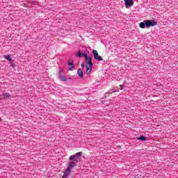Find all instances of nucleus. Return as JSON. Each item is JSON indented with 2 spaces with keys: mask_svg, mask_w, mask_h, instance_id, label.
<instances>
[{
  "mask_svg": "<svg viewBox=\"0 0 178 178\" xmlns=\"http://www.w3.org/2000/svg\"><path fill=\"white\" fill-rule=\"evenodd\" d=\"M154 26H156V22H155V20L147 19L139 24V27H140V29L154 27Z\"/></svg>",
  "mask_w": 178,
  "mask_h": 178,
  "instance_id": "f257e3e1",
  "label": "nucleus"
},
{
  "mask_svg": "<svg viewBox=\"0 0 178 178\" xmlns=\"http://www.w3.org/2000/svg\"><path fill=\"white\" fill-rule=\"evenodd\" d=\"M85 62L86 63V73L88 74H90V73H91V70H92V61L91 57L88 56V55H87L85 57Z\"/></svg>",
  "mask_w": 178,
  "mask_h": 178,
  "instance_id": "f03ea898",
  "label": "nucleus"
},
{
  "mask_svg": "<svg viewBox=\"0 0 178 178\" xmlns=\"http://www.w3.org/2000/svg\"><path fill=\"white\" fill-rule=\"evenodd\" d=\"M89 51L88 50H86L85 51V54L84 53H81V51H79L78 54H76V56H78V58H81L83 56H84V58H86V56H87V55H88Z\"/></svg>",
  "mask_w": 178,
  "mask_h": 178,
  "instance_id": "7ed1b4c3",
  "label": "nucleus"
},
{
  "mask_svg": "<svg viewBox=\"0 0 178 178\" xmlns=\"http://www.w3.org/2000/svg\"><path fill=\"white\" fill-rule=\"evenodd\" d=\"M81 152H77L76 154L70 156V161H74L77 157L81 156Z\"/></svg>",
  "mask_w": 178,
  "mask_h": 178,
  "instance_id": "20e7f679",
  "label": "nucleus"
},
{
  "mask_svg": "<svg viewBox=\"0 0 178 178\" xmlns=\"http://www.w3.org/2000/svg\"><path fill=\"white\" fill-rule=\"evenodd\" d=\"M125 7L131 8L133 6V0H124Z\"/></svg>",
  "mask_w": 178,
  "mask_h": 178,
  "instance_id": "39448f33",
  "label": "nucleus"
},
{
  "mask_svg": "<svg viewBox=\"0 0 178 178\" xmlns=\"http://www.w3.org/2000/svg\"><path fill=\"white\" fill-rule=\"evenodd\" d=\"M75 166H76V161H71L68 163V167L67 168L72 170V169H73V168H74Z\"/></svg>",
  "mask_w": 178,
  "mask_h": 178,
  "instance_id": "423d86ee",
  "label": "nucleus"
},
{
  "mask_svg": "<svg viewBox=\"0 0 178 178\" xmlns=\"http://www.w3.org/2000/svg\"><path fill=\"white\" fill-rule=\"evenodd\" d=\"M4 58L9 61L10 65H13V60L10 58V55L4 56Z\"/></svg>",
  "mask_w": 178,
  "mask_h": 178,
  "instance_id": "0eeeda50",
  "label": "nucleus"
},
{
  "mask_svg": "<svg viewBox=\"0 0 178 178\" xmlns=\"http://www.w3.org/2000/svg\"><path fill=\"white\" fill-rule=\"evenodd\" d=\"M68 65L70 66L69 68H68V70L72 71V70H73V69H74V65L73 64V63L69 61Z\"/></svg>",
  "mask_w": 178,
  "mask_h": 178,
  "instance_id": "6e6552de",
  "label": "nucleus"
},
{
  "mask_svg": "<svg viewBox=\"0 0 178 178\" xmlns=\"http://www.w3.org/2000/svg\"><path fill=\"white\" fill-rule=\"evenodd\" d=\"M59 79L61 81H67V77L65 75H60Z\"/></svg>",
  "mask_w": 178,
  "mask_h": 178,
  "instance_id": "1a4fd4ad",
  "label": "nucleus"
},
{
  "mask_svg": "<svg viewBox=\"0 0 178 178\" xmlns=\"http://www.w3.org/2000/svg\"><path fill=\"white\" fill-rule=\"evenodd\" d=\"M77 73H78V75L79 76V77L83 79V70H81V68L78 69Z\"/></svg>",
  "mask_w": 178,
  "mask_h": 178,
  "instance_id": "9d476101",
  "label": "nucleus"
},
{
  "mask_svg": "<svg viewBox=\"0 0 178 178\" xmlns=\"http://www.w3.org/2000/svg\"><path fill=\"white\" fill-rule=\"evenodd\" d=\"M92 54H93L94 58H97V56L98 55V51L95 49H93Z\"/></svg>",
  "mask_w": 178,
  "mask_h": 178,
  "instance_id": "9b49d317",
  "label": "nucleus"
},
{
  "mask_svg": "<svg viewBox=\"0 0 178 178\" xmlns=\"http://www.w3.org/2000/svg\"><path fill=\"white\" fill-rule=\"evenodd\" d=\"M95 60H99V61H101V60H103L102 59V57L101 56H99V54H98L97 56V58H94Z\"/></svg>",
  "mask_w": 178,
  "mask_h": 178,
  "instance_id": "f8f14e48",
  "label": "nucleus"
},
{
  "mask_svg": "<svg viewBox=\"0 0 178 178\" xmlns=\"http://www.w3.org/2000/svg\"><path fill=\"white\" fill-rule=\"evenodd\" d=\"M3 97H4V98H9L10 97V93H3Z\"/></svg>",
  "mask_w": 178,
  "mask_h": 178,
  "instance_id": "ddd939ff",
  "label": "nucleus"
},
{
  "mask_svg": "<svg viewBox=\"0 0 178 178\" xmlns=\"http://www.w3.org/2000/svg\"><path fill=\"white\" fill-rule=\"evenodd\" d=\"M138 140H140V141H145V140H147V138L144 136H140L138 138Z\"/></svg>",
  "mask_w": 178,
  "mask_h": 178,
  "instance_id": "4468645a",
  "label": "nucleus"
},
{
  "mask_svg": "<svg viewBox=\"0 0 178 178\" xmlns=\"http://www.w3.org/2000/svg\"><path fill=\"white\" fill-rule=\"evenodd\" d=\"M120 90H123V88H124V86L123 85H120Z\"/></svg>",
  "mask_w": 178,
  "mask_h": 178,
  "instance_id": "2eb2a0df",
  "label": "nucleus"
},
{
  "mask_svg": "<svg viewBox=\"0 0 178 178\" xmlns=\"http://www.w3.org/2000/svg\"><path fill=\"white\" fill-rule=\"evenodd\" d=\"M82 67H84V64H81Z\"/></svg>",
  "mask_w": 178,
  "mask_h": 178,
  "instance_id": "dca6fc26",
  "label": "nucleus"
},
{
  "mask_svg": "<svg viewBox=\"0 0 178 178\" xmlns=\"http://www.w3.org/2000/svg\"><path fill=\"white\" fill-rule=\"evenodd\" d=\"M0 121H1V118H0Z\"/></svg>",
  "mask_w": 178,
  "mask_h": 178,
  "instance_id": "f3484780",
  "label": "nucleus"
}]
</instances>
